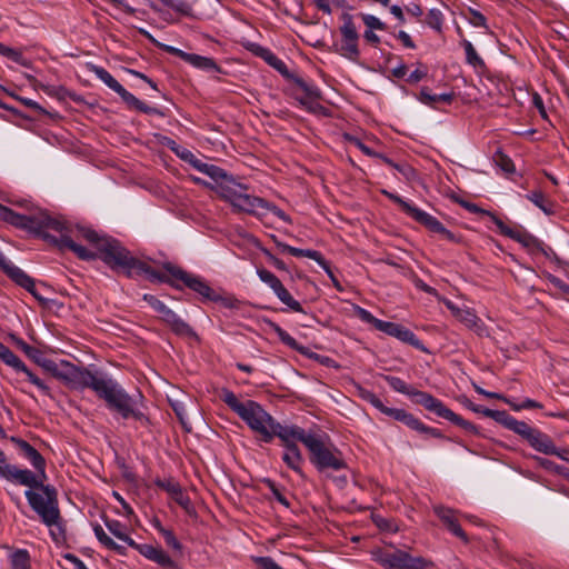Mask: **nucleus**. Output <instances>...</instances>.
<instances>
[{"mask_svg":"<svg viewBox=\"0 0 569 569\" xmlns=\"http://www.w3.org/2000/svg\"><path fill=\"white\" fill-rule=\"evenodd\" d=\"M42 366L54 378L67 387L76 390L91 389L99 399L106 402L107 408L117 412L122 419H134L147 425L149 418L143 412L144 397L140 391L129 395L126 389L111 376L102 371H91L86 367H78L62 360L56 363L47 360Z\"/></svg>","mask_w":569,"mask_h":569,"instance_id":"nucleus-1","label":"nucleus"},{"mask_svg":"<svg viewBox=\"0 0 569 569\" xmlns=\"http://www.w3.org/2000/svg\"><path fill=\"white\" fill-rule=\"evenodd\" d=\"M99 236L100 234L90 227L73 223L62 217H52L49 214L43 240L62 251L69 250L73 252L81 260L92 261L97 259V253L82 246L81 242L86 241L94 247Z\"/></svg>","mask_w":569,"mask_h":569,"instance_id":"nucleus-2","label":"nucleus"},{"mask_svg":"<svg viewBox=\"0 0 569 569\" xmlns=\"http://www.w3.org/2000/svg\"><path fill=\"white\" fill-rule=\"evenodd\" d=\"M220 399L234 411L263 442L272 441V431L277 420L261 405L253 400L241 402L229 389H222Z\"/></svg>","mask_w":569,"mask_h":569,"instance_id":"nucleus-3","label":"nucleus"},{"mask_svg":"<svg viewBox=\"0 0 569 569\" xmlns=\"http://www.w3.org/2000/svg\"><path fill=\"white\" fill-rule=\"evenodd\" d=\"M97 259L102 260L110 269L121 271L126 277H134L138 264L136 257L114 238L100 234L96 246Z\"/></svg>","mask_w":569,"mask_h":569,"instance_id":"nucleus-4","label":"nucleus"},{"mask_svg":"<svg viewBox=\"0 0 569 569\" xmlns=\"http://www.w3.org/2000/svg\"><path fill=\"white\" fill-rule=\"evenodd\" d=\"M34 485H24L30 489L24 492L29 506L47 525H52L59 518L57 490L50 485H44L47 478L33 472Z\"/></svg>","mask_w":569,"mask_h":569,"instance_id":"nucleus-5","label":"nucleus"},{"mask_svg":"<svg viewBox=\"0 0 569 569\" xmlns=\"http://www.w3.org/2000/svg\"><path fill=\"white\" fill-rule=\"evenodd\" d=\"M327 438L328 437L315 433L307 447L310 453V462L321 472L326 470L340 471L346 469L348 466L342 452L332 443L327 442Z\"/></svg>","mask_w":569,"mask_h":569,"instance_id":"nucleus-6","label":"nucleus"},{"mask_svg":"<svg viewBox=\"0 0 569 569\" xmlns=\"http://www.w3.org/2000/svg\"><path fill=\"white\" fill-rule=\"evenodd\" d=\"M221 196L228 200L232 207L247 213H257L259 209L268 207L266 200L248 193V188L238 183L234 179H230L222 184Z\"/></svg>","mask_w":569,"mask_h":569,"instance_id":"nucleus-7","label":"nucleus"},{"mask_svg":"<svg viewBox=\"0 0 569 569\" xmlns=\"http://www.w3.org/2000/svg\"><path fill=\"white\" fill-rule=\"evenodd\" d=\"M0 219L16 228L27 230L28 232L43 239L49 213L37 211L29 214H22L12 209L0 204Z\"/></svg>","mask_w":569,"mask_h":569,"instance_id":"nucleus-8","label":"nucleus"},{"mask_svg":"<svg viewBox=\"0 0 569 569\" xmlns=\"http://www.w3.org/2000/svg\"><path fill=\"white\" fill-rule=\"evenodd\" d=\"M162 267L182 286V289L189 288L206 301H223L222 297L202 277L190 273L171 262H166Z\"/></svg>","mask_w":569,"mask_h":569,"instance_id":"nucleus-9","label":"nucleus"},{"mask_svg":"<svg viewBox=\"0 0 569 569\" xmlns=\"http://www.w3.org/2000/svg\"><path fill=\"white\" fill-rule=\"evenodd\" d=\"M373 558L388 569H426L428 561L422 557H412L400 549H381L372 551Z\"/></svg>","mask_w":569,"mask_h":569,"instance_id":"nucleus-10","label":"nucleus"},{"mask_svg":"<svg viewBox=\"0 0 569 569\" xmlns=\"http://www.w3.org/2000/svg\"><path fill=\"white\" fill-rule=\"evenodd\" d=\"M386 194L397 202L401 209L413 220L426 227L429 231L440 234L443 239L449 241H456V236L448 230L436 217L430 213L417 208L410 202L405 201L399 196L388 193Z\"/></svg>","mask_w":569,"mask_h":569,"instance_id":"nucleus-11","label":"nucleus"},{"mask_svg":"<svg viewBox=\"0 0 569 569\" xmlns=\"http://www.w3.org/2000/svg\"><path fill=\"white\" fill-rule=\"evenodd\" d=\"M492 222L497 226L501 234L519 242L530 253H541L547 258H550L551 254L555 253L552 248L546 246L542 241H540L528 231L521 228H510L497 216H492Z\"/></svg>","mask_w":569,"mask_h":569,"instance_id":"nucleus-12","label":"nucleus"},{"mask_svg":"<svg viewBox=\"0 0 569 569\" xmlns=\"http://www.w3.org/2000/svg\"><path fill=\"white\" fill-rule=\"evenodd\" d=\"M90 71L94 73V76L102 81L109 89L117 92L121 99L127 103V106L131 109L138 110L140 112L151 114L156 113L157 109L150 107L139 100L136 96L129 92L108 70L100 66L91 64Z\"/></svg>","mask_w":569,"mask_h":569,"instance_id":"nucleus-13","label":"nucleus"},{"mask_svg":"<svg viewBox=\"0 0 569 569\" xmlns=\"http://www.w3.org/2000/svg\"><path fill=\"white\" fill-rule=\"evenodd\" d=\"M342 21L343 23L339 29L341 33V43L338 51L342 57L351 61H357L360 56V51L358 49V29L353 22V17L351 14L343 13Z\"/></svg>","mask_w":569,"mask_h":569,"instance_id":"nucleus-14","label":"nucleus"},{"mask_svg":"<svg viewBox=\"0 0 569 569\" xmlns=\"http://www.w3.org/2000/svg\"><path fill=\"white\" fill-rule=\"evenodd\" d=\"M443 305L451 311L452 316L465 327L476 332L478 336H488V329L485 322L477 316L473 309L460 308L447 298H441Z\"/></svg>","mask_w":569,"mask_h":569,"instance_id":"nucleus-15","label":"nucleus"},{"mask_svg":"<svg viewBox=\"0 0 569 569\" xmlns=\"http://www.w3.org/2000/svg\"><path fill=\"white\" fill-rule=\"evenodd\" d=\"M116 538L137 549L146 558L157 562L164 569H174L177 567L176 562L160 547L148 543H137L130 536H116Z\"/></svg>","mask_w":569,"mask_h":569,"instance_id":"nucleus-16","label":"nucleus"},{"mask_svg":"<svg viewBox=\"0 0 569 569\" xmlns=\"http://www.w3.org/2000/svg\"><path fill=\"white\" fill-rule=\"evenodd\" d=\"M386 381L395 391L410 397L413 402L422 406L428 411H431L432 406L430 402L435 403L438 400V398L428 392L415 389L399 377L387 376Z\"/></svg>","mask_w":569,"mask_h":569,"instance_id":"nucleus-17","label":"nucleus"},{"mask_svg":"<svg viewBox=\"0 0 569 569\" xmlns=\"http://www.w3.org/2000/svg\"><path fill=\"white\" fill-rule=\"evenodd\" d=\"M315 432L306 431L299 426H282L278 421L276 422L272 431V439L278 437L281 440L283 447H287L288 445H297L296 442L300 441L307 448Z\"/></svg>","mask_w":569,"mask_h":569,"instance_id":"nucleus-18","label":"nucleus"},{"mask_svg":"<svg viewBox=\"0 0 569 569\" xmlns=\"http://www.w3.org/2000/svg\"><path fill=\"white\" fill-rule=\"evenodd\" d=\"M0 478L16 485H34L33 471L20 469L8 462L7 456L0 449Z\"/></svg>","mask_w":569,"mask_h":569,"instance_id":"nucleus-19","label":"nucleus"},{"mask_svg":"<svg viewBox=\"0 0 569 569\" xmlns=\"http://www.w3.org/2000/svg\"><path fill=\"white\" fill-rule=\"evenodd\" d=\"M379 331L393 337L403 343L410 345L420 351L428 352V349L421 340L410 329L400 323L383 320V322L380 323Z\"/></svg>","mask_w":569,"mask_h":569,"instance_id":"nucleus-20","label":"nucleus"},{"mask_svg":"<svg viewBox=\"0 0 569 569\" xmlns=\"http://www.w3.org/2000/svg\"><path fill=\"white\" fill-rule=\"evenodd\" d=\"M9 440L16 446L20 455L23 456L27 460H29V462L36 470L34 473L39 477L47 478L46 460L42 457V455L29 442L19 437L11 436L9 437Z\"/></svg>","mask_w":569,"mask_h":569,"instance_id":"nucleus-21","label":"nucleus"},{"mask_svg":"<svg viewBox=\"0 0 569 569\" xmlns=\"http://www.w3.org/2000/svg\"><path fill=\"white\" fill-rule=\"evenodd\" d=\"M0 266L6 270L8 276L20 287L24 288L29 291L34 298L41 300L42 298L38 295L36 290L34 281L31 277H29L22 269L12 264L6 256L0 252Z\"/></svg>","mask_w":569,"mask_h":569,"instance_id":"nucleus-22","label":"nucleus"},{"mask_svg":"<svg viewBox=\"0 0 569 569\" xmlns=\"http://www.w3.org/2000/svg\"><path fill=\"white\" fill-rule=\"evenodd\" d=\"M159 318L174 335L187 338H198L194 330L168 306L159 315Z\"/></svg>","mask_w":569,"mask_h":569,"instance_id":"nucleus-23","label":"nucleus"},{"mask_svg":"<svg viewBox=\"0 0 569 569\" xmlns=\"http://www.w3.org/2000/svg\"><path fill=\"white\" fill-rule=\"evenodd\" d=\"M0 360L3 361L7 366L13 368L16 371L23 372L28 380L43 392H49L48 386L32 371H30L27 366L19 359V357L16 356L9 348H7L4 353L0 357Z\"/></svg>","mask_w":569,"mask_h":569,"instance_id":"nucleus-24","label":"nucleus"},{"mask_svg":"<svg viewBox=\"0 0 569 569\" xmlns=\"http://www.w3.org/2000/svg\"><path fill=\"white\" fill-rule=\"evenodd\" d=\"M138 264L134 268V277L144 274L151 282L167 283L177 290H182V286L168 271L167 273L157 271L141 260H138Z\"/></svg>","mask_w":569,"mask_h":569,"instance_id":"nucleus-25","label":"nucleus"},{"mask_svg":"<svg viewBox=\"0 0 569 569\" xmlns=\"http://www.w3.org/2000/svg\"><path fill=\"white\" fill-rule=\"evenodd\" d=\"M430 403L432 406L430 412L437 415L440 418L449 420L450 422L463 428L465 430H467L469 432H472V433L478 432V429L473 423L465 420L462 417H460L459 415L455 413L452 410L447 408L441 400L438 399L435 403H432V402H430Z\"/></svg>","mask_w":569,"mask_h":569,"instance_id":"nucleus-26","label":"nucleus"},{"mask_svg":"<svg viewBox=\"0 0 569 569\" xmlns=\"http://www.w3.org/2000/svg\"><path fill=\"white\" fill-rule=\"evenodd\" d=\"M154 485L164 490L172 500H174L180 507L188 510L190 506L189 497L183 492L179 482L173 479H156Z\"/></svg>","mask_w":569,"mask_h":569,"instance_id":"nucleus-27","label":"nucleus"},{"mask_svg":"<svg viewBox=\"0 0 569 569\" xmlns=\"http://www.w3.org/2000/svg\"><path fill=\"white\" fill-rule=\"evenodd\" d=\"M527 442L536 451L541 452L543 455H549V452L553 451V440L551 437L539 429L535 428L528 438Z\"/></svg>","mask_w":569,"mask_h":569,"instance_id":"nucleus-28","label":"nucleus"},{"mask_svg":"<svg viewBox=\"0 0 569 569\" xmlns=\"http://www.w3.org/2000/svg\"><path fill=\"white\" fill-rule=\"evenodd\" d=\"M199 172L210 177L213 181L219 183V188L221 189L222 184H224L228 180L233 179L232 176H229L223 169L218 166L203 162L201 159L194 168Z\"/></svg>","mask_w":569,"mask_h":569,"instance_id":"nucleus-29","label":"nucleus"},{"mask_svg":"<svg viewBox=\"0 0 569 569\" xmlns=\"http://www.w3.org/2000/svg\"><path fill=\"white\" fill-rule=\"evenodd\" d=\"M435 512L451 533H465L452 509L438 506L435 507Z\"/></svg>","mask_w":569,"mask_h":569,"instance_id":"nucleus-30","label":"nucleus"},{"mask_svg":"<svg viewBox=\"0 0 569 569\" xmlns=\"http://www.w3.org/2000/svg\"><path fill=\"white\" fill-rule=\"evenodd\" d=\"M526 198L539 208L545 214L552 216L556 213V203L550 200L541 190H533Z\"/></svg>","mask_w":569,"mask_h":569,"instance_id":"nucleus-31","label":"nucleus"},{"mask_svg":"<svg viewBox=\"0 0 569 569\" xmlns=\"http://www.w3.org/2000/svg\"><path fill=\"white\" fill-rule=\"evenodd\" d=\"M282 460L290 469L298 473H301L303 458L297 445H288L287 447H284Z\"/></svg>","mask_w":569,"mask_h":569,"instance_id":"nucleus-32","label":"nucleus"},{"mask_svg":"<svg viewBox=\"0 0 569 569\" xmlns=\"http://www.w3.org/2000/svg\"><path fill=\"white\" fill-rule=\"evenodd\" d=\"M402 423H405L410 429L418 431L420 433H426L433 438H441V439L445 438V436L441 433V431L439 429L425 425L422 421H420L418 418H416L410 412H407Z\"/></svg>","mask_w":569,"mask_h":569,"instance_id":"nucleus-33","label":"nucleus"},{"mask_svg":"<svg viewBox=\"0 0 569 569\" xmlns=\"http://www.w3.org/2000/svg\"><path fill=\"white\" fill-rule=\"evenodd\" d=\"M184 62L200 70L221 72V68L217 64L214 59L210 57L188 53Z\"/></svg>","mask_w":569,"mask_h":569,"instance_id":"nucleus-34","label":"nucleus"},{"mask_svg":"<svg viewBox=\"0 0 569 569\" xmlns=\"http://www.w3.org/2000/svg\"><path fill=\"white\" fill-rule=\"evenodd\" d=\"M453 93L432 94L427 88L420 91V101L429 107L436 108L438 103H451Z\"/></svg>","mask_w":569,"mask_h":569,"instance_id":"nucleus-35","label":"nucleus"},{"mask_svg":"<svg viewBox=\"0 0 569 569\" xmlns=\"http://www.w3.org/2000/svg\"><path fill=\"white\" fill-rule=\"evenodd\" d=\"M277 247L282 252H288L289 254H291L293 257H306V258L315 260L316 262L319 261V259L321 257V253L317 250L300 249V248H296V247L289 246L287 243H283V242H277Z\"/></svg>","mask_w":569,"mask_h":569,"instance_id":"nucleus-36","label":"nucleus"},{"mask_svg":"<svg viewBox=\"0 0 569 569\" xmlns=\"http://www.w3.org/2000/svg\"><path fill=\"white\" fill-rule=\"evenodd\" d=\"M277 298L283 303L286 305L290 310L295 311V312H301V313H305V310L301 306V303L296 300L291 295L290 292L284 288L283 284H281L274 292H273Z\"/></svg>","mask_w":569,"mask_h":569,"instance_id":"nucleus-37","label":"nucleus"},{"mask_svg":"<svg viewBox=\"0 0 569 569\" xmlns=\"http://www.w3.org/2000/svg\"><path fill=\"white\" fill-rule=\"evenodd\" d=\"M272 329L283 345L290 347L293 350L299 351L300 353H305V348L301 347L297 342V340L292 336H290L286 330H283L280 326L272 323Z\"/></svg>","mask_w":569,"mask_h":569,"instance_id":"nucleus-38","label":"nucleus"},{"mask_svg":"<svg viewBox=\"0 0 569 569\" xmlns=\"http://www.w3.org/2000/svg\"><path fill=\"white\" fill-rule=\"evenodd\" d=\"M12 569H30V557L26 549H18L10 556Z\"/></svg>","mask_w":569,"mask_h":569,"instance_id":"nucleus-39","label":"nucleus"},{"mask_svg":"<svg viewBox=\"0 0 569 569\" xmlns=\"http://www.w3.org/2000/svg\"><path fill=\"white\" fill-rule=\"evenodd\" d=\"M462 46L465 48L466 52V60L467 62L472 66L473 68L483 69L485 68V61L477 53L475 47L472 43L468 40H463Z\"/></svg>","mask_w":569,"mask_h":569,"instance_id":"nucleus-40","label":"nucleus"},{"mask_svg":"<svg viewBox=\"0 0 569 569\" xmlns=\"http://www.w3.org/2000/svg\"><path fill=\"white\" fill-rule=\"evenodd\" d=\"M482 415H485L486 417H489L491 419H493L495 421H497L498 423L502 425L505 428H508L510 422L512 421V419L515 417H512L511 415H509L507 411L505 410H492V409H485L482 411Z\"/></svg>","mask_w":569,"mask_h":569,"instance_id":"nucleus-41","label":"nucleus"},{"mask_svg":"<svg viewBox=\"0 0 569 569\" xmlns=\"http://www.w3.org/2000/svg\"><path fill=\"white\" fill-rule=\"evenodd\" d=\"M507 429L519 435L522 439L527 441L535 428L529 426L525 421H519L516 418H513Z\"/></svg>","mask_w":569,"mask_h":569,"instance_id":"nucleus-42","label":"nucleus"},{"mask_svg":"<svg viewBox=\"0 0 569 569\" xmlns=\"http://www.w3.org/2000/svg\"><path fill=\"white\" fill-rule=\"evenodd\" d=\"M257 274H258L259 279L263 283L269 286V288L273 292L282 284V282L279 280V278L276 277L271 271H269L267 269H262V268L257 269Z\"/></svg>","mask_w":569,"mask_h":569,"instance_id":"nucleus-43","label":"nucleus"},{"mask_svg":"<svg viewBox=\"0 0 569 569\" xmlns=\"http://www.w3.org/2000/svg\"><path fill=\"white\" fill-rule=\"evenodd\" d=\"M164 7L172 9L173 11L183 14H191V6L186 0H159Z\"/></svg>","mask_w":569,"mask_h":569,"instance_id":"nucleus-44","label":"nucleus"},{"mask_svg":"<svg viewBox=\"0 0 569 569\" xmlns=\"http://www.w3.org/2000/svg\"><path fill=\"white\" fill-rule=\"evenodd\" d=\"M264 485L269 488V490L271 491L272 493V497L279 502L281 503L282 506H284L286 508H289L290 506V502L287 498V496L284 495L283 490L277 486V483L270 479H266L264 481Z\"/></svg>","mask_w":569,"mask_h":569,"instance_id":"nucleus-45","label":"nucleus"},{"mask_svg":"<svg viewBox=\"0 0 569 569\" xmlns=\"http://www.w3.org/2000/svg\"><path fill=\"white\" fill-rule=\"evenodd\" d=\"M379 159H381L386 164L390 166L391 168L400 172L407 179H410L415 172L411 166L407 163H396L385 154H380Z\"/></svg>","mask_w":569,"mask_h":569,"instance_id":"nucleus-46","label":"nucleus"},{"mask_svg":"<svg viewBox=\"0 0 569 569\" xmlns=\"http://www.w3.org/2000/svg\"><path fill=\"white\" fill-rule=\"evenodd\" d=\"M535 460L537 461V463L541 468H543L547 471H550V472H553V473H557V475H561V476H566L567 475V468L566 467L559 466V465L555 463L553 461H551V460H549L547 458L535 457Z\"/></svg>","mask_w":569,"mask_h":569,"instance_id":"nucleus-47","label":"nucleus"},{"mask_svg":"<svg viewBox=\"0 0 569 569\" xmlns=\"http://www.w3.org/2000/svg\"><path fill=\"white\" fill-rule=\"evenodd\" d=\"M97 538L99 539L101 545H103L104 547H107L111 550L117 551L119 555H124L127 547H130L129 545H127L123 541H122V543L116 542L111 536H97Z\"/></svg>","mask_w":569,"mask_h":569,"instance_id":"nucleus-48","label":"nucleus"},{"mask_svg":"<svg viewBox=\"0 0 569 569\" xmlns=\"http://www.w3.org/2000/svg\"><path fill=\"white\" fill-rule=\"evenodd\" d=\"M355 310L356 315L359 317L360 320H362L366 323L372 325L377 330L380 329V323H382L383 320L376 318L370 311L359 306H356Z\"/></svg>","mask_w":569,"mask_h":569,"instance_id":"nucleus-49","label":"nucleus"},{"mask_svg":"<svg viewBox=\"0 0 569 569\" xmlns=\"http://www.w3.org/2000/svg\"><path fill=\"white\" fill-rule=\"evenodd\" d=\"M372 520L376 523L377 528L381 531L396 532L399 530L393 520L386 519L380 515H372Z\"/></svg>","mask_w":569,"mask_h":569,"instance_id":"nucleus-50","label":"nucleus"},{"mask_svg":"<svg viewBox=\"0 0 569 569\" xmlns=\"http://www.w3.org/2000/svg\"><path fill=\"white\" fill-rule=\"evenodd\" d=\"M297 86L305 92L306 97L310 99H319L320 98V90L319 88L310 82H307L302 79L296 80Z\"/></svg>","mask_w":569,"mask_h":569,"instance_id":"nucleus-51","label":"nucleus"},{"mask_svg":"<svg viewBox=\"0 0 569 569\" xmlns=\"http://www.w3.org/2000/svg\"><path fill=\"white\" fill-rule=\"evenodd\" d=\"M12 339L16 343V346L21 349L29 358L39 361L40 351L36 349L34 347H31L26 341H23L21 338H17L12 336Z\"/></svg>","mask_w":569,"mask_h":569,"instance_id":"nucleus-52","label":"nucleus"},{"mask_svg":"<svg viewBox=\"0 0 569 569\" xmlns=\"http://www.w3.org/2000/svg\"><path fill=\"white\" fill-rule=\"evenodd\" d=\"M497 164L507 173H513L516 168L512 160L501 151H497L495 154Z\"/></svg>","mask_w":569,"mask_h":569,"instance_id":"nucleus-53","label":"nucleus"},{"mask_svg":"<svg viewBox=\"0 0 569 569\" xmlns=\"http://www.w3.org/2000/svg\"><path fill=\"white\" fill-rule=\"evenodd\" d=\"M360 17H361L363 23L366 24L367 29H372V30H385L386 29V24L376 16L361 13Z\"/></svg>","mask_w":569,"mask_h":569,"instance_id":"nucleus-54","label":"nucleus"},{"mask_svg":"<svg viewBox=\"0 0 569 569\" xmlns=\"http://www.w3.org/2000/svg\"><path fill=\"white\" fill-rule=\"evenodd\" d=\"M176 156L179 157L184 162H188L193 168H196V166L200 161V159L192 151L183 147H180V149L177 150Z\"/></svg>","mask_w":569,"mask_h":569,"instance_id":"nucleus-55","label":"nucleus"},{"mask_svg":"<svg viewBox=\"0 0 569 569\" xmlns=\"http://www.w3.org/2000/svg\"><path fill=\"white\" fill-rule=\"evenodd\" d=\"M347 140L356 146L362 153L368 157L379 158L381 153L375 152L368 146H366L360 139L351 136H347Z\"/></svg>","mask_w":569,"mask_h":569,"instance_id":"nucleus-56","label":"nucleus"},{"mask_svg":"<svg viewBox=\"0 0 569 569\" xmlns=\"http://www.w3.org/2000/svg\"><path fill=\"white\" fill-rule=\"evenodd\" d=\"M142 299L158 313L160 315L163 309L167 307L164 302L159 300L156 296L150 293H144Z\"/></svg>","mask_w":569,"mask_h":569,"instance_id":"nucleus-57","label":"nucleus"},{"mask_svg":"<svg viewBox=\"0 0 569 569\" xmlns=\"http://www.w3.org/2000/svg\"><path fill=\"white\" fill-rule=\"evenodd\" d=\"M297 100L299 101V103L305 107L309 112H312V113H317L321 110H323L325 108L319 104L316 100L317 99H310L308 97H301V98H297Z\"/></svg>","mask_w":569,"mask_h":569,"instance_id":"nucleus-58","label":"nucleus"},{"mask_svg":"<svg viewBox=\"0 0 569 569\" xmlns=\"http://www.w3.org/2000/svg\"><path fill=\"white\" fill-rule=\"evenodd\" d=\"M252 560L259 569H281V567L270 557H253Z\"/></svg>","mask_w":569,"mask_h":569,"instance_id":"nucleus-59","label":"nucleus"},{"mask_svg":"<svg viewBox=\"0 0 569 569\" xmlns=\"http://www.w3.org/2000/svg\"><path fill=\"white\" fill-rule=\"evenodd\" d=\"M247 48L256 57H259V58L263 59L264 61L268 60L270 58V56L273 53L270 49L262 47L258 43H250Z\"/></svg>","mask_w":569,"mask_h":569,"instance_id":"nucleus-60","label":"nucleus"},{"mask_svg":"<svg viewBox=\"0 0 569 569\" xmlns=\"http://www.w3.org/2000/svg\"><path fill=\"white\" fill-rule=\"evenodd\" d=\"M266 62L270 67L276 69L278 72H280L282 76H287L288 74V67H287V64L284 63V61H282L280 58H278L274 53H272L270 56V58L268 60H266Z\"/></svg>","mask_w":569,"mask_h":569,"instance_id":"nucleus-61","label":"nucleus"},{"mask_svg":"<svg viewBox=\"0 0 569 569\" xmlns=\"http://www.w3.org/2000/svg\"><path fill=\"white\" fill-rule=\"evenodd\" d=\"M427 23L429 27L436 30H440L442 26V14L439 10L432 9L428 13Z\"/></svg>","mask_w":569,"mask_h":569,"instance_id":"nucleus-62","label":"nucleus"},{"mask_svg":"<svg viewBox=\"0 0 569 569\" xmlns=\"http://www.w3.org/2000/svg\"><path fill=\"white\" fill-rule=\"evenodd\" d=\"M158 47L161 48L163 51L180 58L183 61H186V59H187L188 52H186L179 48H176V47H172L169 44H163V43H158Z\"/></svg>","mask_w":569,"mask_h":569,"instance_id":"nucleus-63","label":"nucleus"},{"mask_svg":"<svg viewBox=\"0 0 569 569\" xmlns=\"http://www.w3.org/2000/svg\"><path fill=\"white\" fill-rule=\"evenodd\" d=\"M166 543L169 548H171L176 556L182 555V545L177 538V536H166Z\"/></svg>","mask_w":569,"mask_h":569,"instance_id":"nucleus-64","label":"nucleus"}]
</instances>
